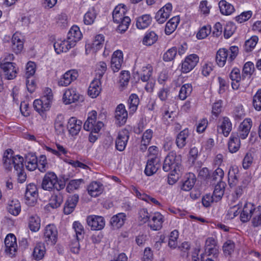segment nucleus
<instances>
[{
    "label": "nucleus",
    "instance_id": "obj_7",
    "mask_svg": "<svg viewBox=\"0 0 261 261\" xmlns=\"http://www.w3.org/2000/svg\"><path fill=\"white\" fill-rule=\"evenodd\" d=\"M0 68L3 71L4 78L6 80H11L16 77L18 69L15 63L0 62Z\"/></svg>",
    "mask_w": 261,
    "mask_h": 261
},
{
    "label": "nucleus",
    "instance_id": "obj_63",
    "mask_svg": "<svg viewBox=\"0 0 261 261\" xmlns=\"http://www.w3.org/2000/svg\"><path fill=\"white\" fill-rule=\"evenodd\" d=\"M177 52V50L176 47H172L169 48L163 55L164 61L169 62L173 60L175 58Z\"/></svg>",
    "mask_w": 261,
    "mask_h": 261
},
{
    "label": "nucleus",
    "instance_id": "obj_35",
    "mask_svg": "<svg viewBox=\"0 0 261 261\" xmlns=\"http://www.w3.org/2000/svg\"><path fill=\"white\" fill-rule=\"evenodd\" d=\"M125 220V214L120 213L113 216L111 219L110 223L114 229H118L123 225Z\"/></svg>",
    "mask_w": 261,
    "mask_h": 261
},
{
    "label": "nucleus",
    "instance_id": "obj_59",
    "mask_svg": "<svg viewBox=\"0 0 261 261\" xmlns=\"http://www.w3.org/2000/svg\"><path fill=\"white\" fill-rule=\"evenodd\" d=\"M8 212L14 216H17L20 212V204L18 201H12L7 207Z\"/></svg>",
    "mask_w": 261,
    "mask_h": 261
},
{
    "label": "nucleus",
    "instance_id": "obj_56",
    "mask_svg": "<svg viewBox=\"0 0 261 261\" xmlns=\"http://www.w3.org/2000/svg\"><path fill=\"white\" fill-rule=\"evenodd\" d=\"M258 41V38L256 36H253L250 39L246 40L244 44L245 50L247 52L252 51L255 47Z\"/></svg>",
    "mask_w": 261,
    "mask_h": 261
},
{
    "label": "nucleus",
    "instance_id": "obj_46",
    "mask_svg": "<svg viewBox=\"0 0 261 261\" xmlns=\"http://www.w3.org/2000/svg\"><path fill=\"white\" fill-rule=\"evenodd\" d=\"M45 248L44 245L41 243L36 244L34 249L33 256L36 260L41 259L44 255Z\"/></svg>",
    "mask_w": 261,
    "mask_h": 261
},
{
    "label": "nucleus",
    "instance_id": "obj_16",
    "mask_svg": "<svg viewBox=\"0 0 261 261\" xmlns=\"http://www.w3.org/2000/svg\"><path fill=\"white\" fill-rule=\"evenodd\" d=\"M164 221V217L159 212H155L150 216L149 221V226L153 230H159L162 226Z\"/></svg>",
    "mask_w": 261,
    "mask_h": 261
},
{
    "label": "nucleus",
    "instance_id": "obj_3",
    "mask_svg": "<svg viewBox=\"0 0 261 261\" xmlns=\"http://www.w3.org/2000/svg\"><path fill=\"white\" fill-rule=\"evenodd\" d=\"M239 48L236 46H232L229 49L220 48L217 52L216 61L219 66L223 67L227 61L231 62L237 56Z\"/></svg>",
    "mask_w": 261,
    "mask_h": 261
},
{
    "label": "nucleus",
    "instance_id": "obj_2",
    "mask_svg": "<svg viewBox=\"0 0 261 261\" xmlns=\"http://www.w3.org/2000/svg\"><path fill=\"white\" fill-rule=\"evenodd\" d=\"M41 188L45 191H52L56 190L60 191L65 186L63 181L59 180L57 175L54 172H47L42 178Z\"/></svg>",
    "mask_w": 261,
    "mask_h": 261
},
{
    "label": "nucleus",
    "instance_id": "obj_5",
    "mask_svg": "<svg viewBox=\"0 0 261 261\" xmlns=\"http://www.w3.org/2000/svg\"><path fill=\"white\" fill-rule=\"evenodd\" d=\"M47 93L44 95L41 99H36L34 100L33 106L35 110L38 112L40 115H42V117L46 118V115L44 112L49 110L51 103L53 100V96L50 89L47 90Z\"/></svg>",
    "mask_w": 261,
    "mask_h": 261
},
{
    "label": "nucleus",
    "instance_id": "obj_36",
    "mask_svg": "<svg viewBox=\"0 0 261 261\" xmlns=\"http://www.w3.org/2000/svg\"><path fill=\"white\" fill-rule=\"evenodd\" d=\"M100 85V81L97 79L94 80L91 83L88 88V94L92 98H95L99 94L101 91Z\"/></svg>",
    "mask_w": 261,
    "mask_h": 261
},
{
    "label": "nucleus",
    "instance_id": "obj_62",
    "mask_svg": "<svg viewBox=\"0 0 261 261\" xmlns=\"http://www.w3.org/2000/svg\"><path fill=\"white\" fill-rule=\"evenodd\" d=\"M253 106L257 111L261 110V88L258 89L253 97Z\"/></svg>",
    "mask_w": 261,
    "mask_h": 261
},
{
    "label": "nucleus",
    "instance_id": "obj_19",
    "mask_svg": "<svg viewBox=\"0 0 261 261\" xmlns=\"http://www.w3.org/2000/svg\"><path fill=\"white\" fill-rule=\"evenodd\" d=\"M11 48L16 54L20 53L23 48V37L18 33H15L12 36Z\"/></svg>",
    "mask_w": 261,
    "mask_h": 261
},
{
    "label": "nucleus",
    "instance_id": "obj_31",
    "mask_svg": "<svg viewBox=\"0 0 261 261\" xmlns=\"http://www.w3.org/2000/svg\"><path fill=\"white\" fill-rule=\"evenodd\" d=\"M229 151L231 153L236 152L240 147V140L238 134L232 133L228 143Z\"/></svg>",
    "mask_w": 261,
    "mask_h": 261
},
{
    "label": "nucleus",
    "instance_id": "obj_40",
    "mask_svg": "<svg viewBox=\"0 0 261 261\" xmlns=\"http://www.w3.org/2000/svg\"><path fill=\"white\" fill-rule=\"evenodd\" d=\"M180 21L178 16H174L171 18L166 23L165 32L166 35H170L176 29Z\"/></svg>",
    "mask_w": 261,
    "mask_h": 261
},
{
    "label": "nucleus",
    "instance_id": "obj_39",
    "mask_svg": "<svg viewBox=\"0 0 261 261\" xmlns=\"http://www.w3.org/2000/svg\"><path fill=\"white\" fill-rule=\"evenodd\" d=\"M55 132L58 135H62L64 133L65 128L64 126V117L61 114H58L55 121Z\"/></svg>",
    "mask_w": 261,
    "mask_h": 261
},
{
    "label": "nucleus",
    "instance_id": "obj_20",
    "mask_svg": "<svg viewBox=\"0 0 261 261\" xmlns=\"http://www.w3.org/2000/svg\"><path fill=\"white\" fill-rule=\"evenodd\" d=\"M123 61L122 52L119 50L114 52L111 59V67L114 72L120 70Z\"/></svg>",
    "mask_w": 261,
    "mask_h": 261
},
{
    "label": "nucleus",
    "instance_id": "obj_15",
    "mask_svg": "<svg viewBox=\"0 0 261 261\" xmlns=\"http://www.w3.org/2000/svg\"><path fill=\"white\" fill-rule=\"evenodd\" d=\"M80 95L76 89L74 88L66 89L63 96V101L65 105H69L77 101Z\"/></svg>",
    "mask_w": 261,
    "mask_h": 261
},
{
    "label": "nucleus",
    "instance_id": "obj_27",
    "mask_svg": "<svg viewBox=\"0 0 261 261\" xmlns=\"http://www.w3.org/2000/svg\"><path fill=\"white\" fill-rule=\"evenodd\" d=\"M220 121V124L218 126V130H221L223 135L227 137L232 130L231 122L227 117H223Z\"/></svg>",
    "mask_w": 261,
    "mask_h": 261
},
{
    "label": "nucleus",
    "instance_id": "obj_21",
    "mask_svg": "<svg viewBox=\"0 0 261 261\" xmlns=\"http://www.w3.org/2000/svg\"><path fill=\"white\" fill-rule=\"evenodd\" d=\"M82 125V121L75 117H71L68 120L67 126L69 134L72 136L77 135L81 129Z\"/></svg>",
    "mask_w": 261,
    "mask_h": 261
},
{
    "label": "nucleus",
    "instance_id": "obj_11",
    "mask_svg": "<svg viewBox=\"0 0 261 261\" xmlns=\"http://www.w3.org/2000/svg\"><path fill=\"white\" fill-rule=\"evenodd\" d=\"M128 115L125 106L122 103L118 105L115 112L116 123L119 126L125 124L127 119Z\"/></svg>",
    "mask_w": 261,
    "mask_h": 261
},
{
    "label": "nucleus",
    "instance_id": "obj_22",
    "mask_svg": "<svg viewBox=\"0 0 261 261\" xmlns=\"http://www.w3.org/2000/svg\"><path fill=\"white\" fill-rule=\"evenodd\" d=\"M252 126V121L250 118H246L240 124L239 127V138L245 139L248 136Z\"/></svg>",
    "mask_w": 261,
    "mask_h": 261
},
{
    "label": "nucleus",
    "instance_id": "obj_54",
    "mask_svg": "<svg viewBox=\"0 0 261 261\" xmlns=\"http://www.w3.org/2000/svg\"><path fill=\"white\" fill-rule=\"evenodd\" d=\"M193 88L191 84H186L182 86L179 92V98L181 100H185L186 98L189 96L192 91Z\"/></svg>",
    "mask_w": 261,
    "mask_h": 261
},
{
    "label": "nucleus",
    "instance_id": "obj_28",
    "mask_svg": "<svg viewBox=\"0 0 261 261\" xmlns=\"http://www.w3.org/2000/svg\"><path fill=\"white\" fill-rule=\"evenodd\" d=\"M79 197L77 194H74L68 198L64 208V213L65 214H70L74 211L79 201Z\"/></svg>",
    "mask_w": 261,
    "mask_h": 261
},
{
    "label": "nucleus",
    "instance_id": "obj_8",
    "mask_svg": "<svg viewBox=\"0 0 261 261\" xmlns=\"http://www.w3.org/2000/svg\"><path fill=\"white\" fill-rule=\"evenodd\" d=\"M58 231L56 226L54 224L47 225L44 231V239L46 243L50 245H54L57 242Z\"/></svg>",
    "mask_w": 261,
    "mask_h": 261
},
{
    "label": "nucleus",
    "instance_id": "obj_29",
    "mask_svg": "<svg viewBox=\"0 0 261 261\" xmlns=\"http://www.w3.org/2000/svg\"><path fill=\"white\" fill-rule=\"evenodd\" d=\"M82 34L80 30V28L74 25L70 29L67 38L71 42V44L75 45L76 42L79 41L82 38Z\"/></svg>",
    "mask_w": 261,
    "mask_h": 261
},
{
    "label": "nucleus",
    "instance_id": "obj_43",
    "mask_svg": "<svg viewBox=\"0 0 261 261\" xmlns=\"http://www.w3.org/2000/svg\"><path fill=\"white\" fill-rule=\"evenodd\" d=\"M219 7L220 12L224 15H230L234 11L233 6L225 0H221L219 3Z\"/></svg>",
    "mask_w": 261,
    "mask_h": 261
},
{
    "label": "nucleus",
    "instance_id": "obj_30",
    "mask_svg": "<svg viewBox=\"0 0 261 261\" xmlns=\"http://www.w3.org/2000/svg\"><path fill=\"white\" fill-rule=\"evenodd\" d=\"M189 134V129L186 128L177 135L175 143L179 149H182L186 145Z\"/></svg>",
    "mask_w": 261,
    "mask_h": 261
},
{
    "label": "nucleus",
    "instance_id": "obj_33",
    "mask_svg": "<svg viewBox=\"0 0 261 261\" xmlns=\"http://www.w3.org/2000/svg\"><path fill=\"white\" fill-rule=\"evenodd\" d=\"M152 21V18L149 14H144L136 19V27L138 29H145L148 27Z\"/></svg>",
    "mask_w": 261,
    "mask_h": 261
},
{
    "label": "nucleus",
    "instance_id": "obj_13",
    "mask_svg": "<svg viewBox=\"0 0 261 261\" xmlns=\"http://www.w3.org/2000/svg\"><path fill=\"white\" fill-rule=\"evenodd\" d=\"M87 222L88 226L93 230H101L105 225V219L101 216H89L87 218Z\"/></svg>",
    "mask_w": 261,
    "mask_h": 261
},
{
    "label": "nucleus",
    "instance_id": "obj_45",
    "mask_svg": "<svg viewBox=\"0 0 261 261\" xmlns=\"http://www.w3.org/2000/svg\"><path fill=\"white\" fill-rule=\"evenodd\" d=\"M63 201V195L60 193L59 191H57V193H54L51 196L50 199L49 205L54 208H57L61 205Z\"/></svg>",
    "mask_w": 261,
    "mask_h": 261
},
{
    "label": "nucleus",
    "instance_id": "obj_34",
    "mask_svg": "<svg viewBox=\"0 0 261 261\" xmlns=\"http://www.w3.org/2000/svg\"><path fill=\"white\" fill-rule=\"evenodd\" d=\"M126 12V7L124 5H119L117 6L113 12V18L115 22L119 23L121 19L124 18Z\"/></svg>",
    "mask_w": 261,
    "mask_h": 261
},
{
    "label": "nucleus",
    "instance_id": "obj_41",
    "mask_svg": "<svg viewBox=\"0 0 261 261\" xmlns=\"http://www.w3.org/2000/svg\"><path fill=\"white\" fill-rule=\"evenodd\" d=\"M97 11L94 7L90 8L84 16V22L86 25L93 24L97 16Z\"/></svg>",
    "mask_w": 261,
    "mask_h": 261
},
{
    "label": "nucleus",
    "instance_id": "obj_53",
    "mask_svg": "<svg viewBox=\"0 0 261 261\" xmlns=\"http://www.w3.org/2000/svg\"><path fill=\"white\" fill-rule=\"evenodd\" d=\"M104 41L105 37L102 35H96L91 44L92 49L95 51H98L103 47Z\"/></svg>",
    "mask_w": 261,
    "mask_h": 261
},
{
    "label": "nucleus",
    "instance_id": "obj_61",
    "mask_svg": "<svg viewBox=\"0 0 261 261\" xmlns=\"http://www.w3.org/2000/svg\"><path fill=\"white\" fill-rule=\"evenodd\" d=\"M150 216L146 208H141L138 212V220L141 224L149 222Z\"/></svg>",
    "mask_w": 261,
    "mask_h": 261
},
{
    "label": "nucleus",
    "instance_id": "obj_47",
    "mask_svg": "<svg viewBox=\"0 0 261 261\" xmlns=\"http://www.w3.org/2000/svg\"><path fill=\"white\" fill-rule=\"evenodd\" d=\"M29 227L32 231H38L40 228V219L37 215H33L29 218Z\"/></svg>",
    "mask_w": 261,
    "mask_h": 261
},
{
    "label": "nucleus",
    "instance_id": "obj_64",
    "mask_svg": "<svg viewBox=\"0 0 261 261\" xmlns=\"http://www.w3.org/2000/svg\"><path fill=\"white\" fill-rule=\"evenodd\" d=\"M152 74L151 66L148 65L147 66L143 67L140 75L141 80L143 82H147L149 80Z\"/></svg>",
    "mask_w": 261,
    "mask_h": 261
},
{
    "label": "nucleus",
    "instance_id": "obj_57",
    "mask_svg": "<svg viewBox=\"0 0 261 261\" xmlns=\"http://www.w3.org/2000/svg\"><path fill=\"white\" fill-rule=\"evenodd\" d=\"M72 227L74 230L76 238H77V240H82L84 238L85 233L83 225L78 221H75L73 223Z\"/></svg>",
    "mask_w": 261,
    "mask_h": 261
},
{
    "label": "nucleus",
    "instance_id": "obj_49",
    "mask_svg": "<svg viewBox=\"0 0 261 261\" xmlns=\"http://www.w3.org/2000/svg\"><path fill=\"white\" fill-rule=\"evenodd\" d=\"M56 147L57 150L46 146V150L60 158H61L62 155H66L68 152L67 148L60 144H56Z\"/></svg>",
    "mask_w": 261,
    "mask_h": 261
},
{
    "label": "nucleus",
    "instance_id": "obj_1",
    "mask_svg": "<svg viewBox=\"0 0 261 261\" xmlns=\"http://www.w3.org/2000/svg\"><path fill=\"white\" fill-rule=\"evenodd\" d=\"M240 219L243 222L251 219L253 227L261 226V206H255L251 203H246L240 214Z\"/></svg>",
    "mask_w": 261,
    "mask_h": 261
},
{
    "label": "nucleus",
    "instance_id": "obj_51",
    "mask_svg": "<svg viewBox=\"0 0 261 261\" xmlns=\"http://www.w3.org/2000/svg\"><path fill=\"white\" fill-rule=\"evenodd\" d=\"M158 40V36L153 31L148 32L146 33L143 39V43L145 45H151Z\"/></svg>",
    "mask_w": 261,
    "mask_h": 261
},
{
    "label": "nucleus",
    "instance_id": "obj_26",
    "mask_svg": "<svg viewBox=\"0 0 261 261\" xmlns=\"http://www.w3.org/2000/svg\"><path fill=\"white\" fill-rule=\"evenodd\" d=\"M240 173L238 167H231L228 173V184L230 188L237 186L239 184Z\"/></svg>",
    "mask_w": 261,
    "mask_h": 261
},
{
    "label": "nucleus",
    "instance_id": "obj_38",
    "mask_svg": "<svg viewBox=\"0 0 261 261\" xmlns=\"http://www.w3.org/2000/svg\"><path fill=\"white\" fill-rule=\"evenodd\" d=\"M133 193L139 199L144 200L148 203H152L156 205H161V203L155 198L145 194L140 193L138 190L135 188H133Z\"/></svg>",
    "mask_w": 261,
    "mask_h": 261
},
{
    "label": "nucleus",
    "instance_id": "obj_14",
    "mask_svg": "<svg viewBox=\"0 0 261 261\" xmlns=\"http://www.w3.org/2000/svg\"><path fill=\"white\" fill-rule=\"evenodd\" d=\"M128 139L129 133L127 130L122 129L120 131L115 141L116 148L120 151L124 150L126 147Z\"/></svg>",
    "mask_w": 261,
    "mask_h": 261
},
{
    "label": "nucleus",
    "instance_id": "obj_55",
    "mask_svg": "<svg viewBox=\"0 0 261 261\" xmlns=\"http://www.w3.org/2000/svg\"><path fill=\"white\" fill-rule=\"evenodd\" d=\"M23 158L19 155L12 157L11 159V168L14 167L16 171H19L23 169Z\"/></svg>",
    "mask_w": 261,
    "mask_h": 261
},
{
    "label": "nucleus",
    "instance_id": "obj_60",
    "mask_svg": "<svg viewBox=\"0 0 261 261\" xmlns=\"http://www.w3.org/2000/svg\"><path fill=\"white\" fill-rule=\"evenodd\" d=\"M83 182V179H82L71 180L67 186L66 190L69 193L75 190L78 189Z\"/></svg>",
    "mask_w": 261,
    "mask_h": 261
},
{
    "label": "nucleus",
    "instance_id": "obj_37",
    "mask_svg": "<svg viewBox=\"0 0 261 261\" xmlns=\"http://www.w3.org/2000/svg\"><path fill=\"white\" fill-rule=\"evenodd\" d=\"M139 104L138 96L136 94H132L128 99L129 115H133L137 111Z\"/></svg>",
    "mask_w": 261,
    "mask_h": 261
},
{
    "label": "nucleus",
    "instance_id": "obj_50",
    "mask_svg": "<svg viewBox=\"0 0 261 261\" xmlns=\"http://www.w3.org/2000/svg\"><path fill=\"white\" fill-rule=\"evenodd\" d=\"M235 244L233 241L227 240L223 245L222 249L223 253L226 256H230L234 252Z\"/></svg>",
    "mask_w": 261,
    "mask_h": 261
},
{
    "label": "nucleus",
    "instance_id": "obj_12",
    "mask_svg": "<svg viewBox=\"0 0 261 261\" xmlns=\"http://www.w3.org/2000/svg\"><path fill=\"white\" fill-rule=\"evenodd\" d=\"M78 77V73L75 70H69L66 71L58 80L59 86L66 87L75 81Z\"/></svg>",
    "mask_w": 261,
    "mask_h": 261
},
{
    "label": "nucleus",
    "instance_id": "obj_9",
    "mask_svg": "<svg viewBox=\"0 0 261 261\" xmlns=\"http://www.w3.org/2000/svg\"><path fill=\"white\" fill-rule=\"evenodd\" d=\"M38 196V190L34 184H30L27 187L24 195L25 203L30 205H34L37 201Z\"/></svg>",
    "mask_w": 261,
    "mask_h": 261
},
{
    "label": "nucleus",
    "instance_id": "obj_52",
    "mask_svg": "<svg viewBox=\"0 0 261 261\" xmlns=\"http://www.w3.org/2000/svg\"><path fill=\"white\" fill-rule=\"evenodd\" d=\"M13 151L11 149H7L3 155V162L4 166L9 170L11 169V159H12Z\"/></svg>",
    "mask_w": 261,
    "mask_h": 261
},
{
    "label": "nucleus",
    "instance_id": "obj_58",
    "mask_svg": "<svg viewBox=\"0 0 261 261\" xmlns=\"http://www.w3.org/2000/svg\"><path fill=\"white\" fill-rule=\"evenodd\" d=\"M36 65L35 62L29 61L25 66L24 76L26 79L32 78L36 72Z\"/></svg>",
    "mask_w": 261,
    "mask_h": 261
},
{
    "label": "nucleus",
    "instance_id": "obj_44",
    "mask_svg": "<svg viewBox=\"0 0 261 261\" xmlns=\"http://www.w3.org/2000/svg\"><path fill=\"white\" fill-rule=\"evenodd\" d=\"M196 181L194 174L189 173L186 177V179L183 182L181 189L185 191H189L193 187Z\"/></svg>",
    "mask_w": 261,
    "mask_h": 261
},
{
    "label": "nucleus",
    "instance_id": "obj_10",
    "mask_svg": "<svg viewBox=\"0 0 261 261\" xmlns=\"http://www.w3.org/2000/svg\"><path fill=\"white\" fill-rule=\"evenodd\" d=\"M199 62V57L196 54L188 56L181 64V70L183 73H188L191 71Z\"/></svg>",
    "mask_w": 261,
    "mask_h": 261
},
{
    "label": "nucleus",
    "instance_id": "obj_23",
    "mask_svg": "<svg viewBox=\"0 0 261 261\" xmlns=\"http://www.w3.org/2000/svg\"><path fill=\"white\" fill-rule=\"evenodd\" d=\"M159 159L158 158H151L146 165L144 173L147 176H151L158 171L160 167Z\"/></svg>",
    "mask_w": 261,
    "mask_h": 261
},
{
    "label": "nucleus",
    "instance_id": "obj_24",
    "mask_svg": "<svg viewBox=\"0 0 261 261\" xmlns=\"http://www.w3.org/2000/svg\"><path fill=\"white\" fill-rule=\"evenodd\" d=\"M73 44L67 38L66 40H58L54 44L55 50L57 54H59L63 52H67L69 49L74 47Z\"/></svg>",
    "mask_w": 261,
    "mask_h": 261
},
{
    "label": "nucleus",
    "instance_id": "obj_17",
    "mask_svg": "<svg viewBox=\"0 0 261 261\" xmlns=\"http://www.w3.org/2000/svg\"><path fill=\"white\" fill-rule=\"evenodd\" d=\"M172 9V5L170 3L167 4L156 13L155 19L159 23H163L169 17Z\"/></svg>",
    "mask_w": 261,
    "mask_h": 261
},
{
    "label": "nucleus",
    "instance_id": "obj_32",
    "mask_svg": "<svg viewBox=\"0 0 261 261\" xmlns=\"http://www.w3.org/2000/svg\"><path fill=\"white\" fill-rule=\"evenodd\" d=\"M25 167L30 171L35 170L38 167V160L33 153H28L25 155Z\"/></svg>",
    "mask_w": 261,
    "mask_h": 261
},
{
    "label": "nucleus",
    "instance_id": "obj_25",
    "mask_svg": "<svg viewBox=\"0 0 261 261\" xmlns=\"http://www.w3.org/2000/svg\"><path fill=\"white\" fill-rule=\"evenodd\" d=\"M103 190V185L97 181H92L87 187L88 193L91 197L98 196L102 193Z\"/></svg>",
    "mask_w": 261,
    "mask_h": 261
},
{
    "label": "nucleus",
    "instance_id": "obj_18",
    "mask_svg": "<svg viewBox=\"0 0 261 261\" xmlns=\"http://www.w3.org/2000/svg\"><path fill=\"white\" fill-rule=\"evenodd\" d=\"M6 251L11 255H14L17 251V245L15 236L12 233L7 236L5 239Z\"/></svg>",
    "mask_w": 261,
    "mask_h": 261
},
{
    "label": "nucleus",
    "instance_id": "obj_4",
    "mask_svg": "<svg viewBox=\"0 0 261 261\" xmlns=\"http://www.w3.org/2000/svg\"><path fill=\"white\" fill-rule=\"evenodd\" d=\"M181 163V156L177 155L175 151H171L166 156L163 165V169L165 172L171 171L178 174L180 171Z\"/></svg>",
    "mask_w": 261,
    "mask_h": 261
},
{
    "label": "nucleus",
    "instance_id": "obj_6",
    "mask_svg": "<svg viewBox=\"0 0 261 261\" xmlns=\"http://www.w3.org/2000/svg\"><path fill=\"white\" fill-rule=\"evenodd\" d=\"M97 112L92 111L89 113L87 120L84 124V128L86 130L92 133H98L103 126V123L100 121H96Z\"/></svg>",
    "mask_w": 261,
    "mask_h": 261
},
{
    "label": "nucleus",
    "instance_id": "obj_42",
    "mask_svg": "<svg viewBox=\"0 0 261 261\" xmlns=\"http://www.w3.org/2000/svg\"><path fill=\"white\" fill-rule=\"evenodd\" d=\"M226 184L224 181H219L215 186L213 196L216 201L220 200L224 195Z\"/></svg>",
    "mask_w": 261,
    "mask_h": 261
},
{
    "label": "nucleus",
    "instance_id": "obj_48",
    "mask_svg": "<svg viewBox=\"0 0 261 261\" xmlns=\"http://www.w3.org/2000/svg\"><path fill=\"white\" fill-rule=\"evenodd\" d=\"M153 132L150 129H147L143 134L141 140V149L145 150L152 138Z\"/></svg>",
    "mask_w": 261,
    "mask_h": 261
}]
</instances>
